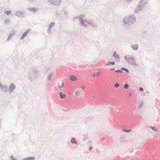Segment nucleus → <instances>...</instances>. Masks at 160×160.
Here are the masks:
<instances>
[{
  "label": "nucleus",
  "mask_w": 160,
  "mask_h": 160,
  "mask_svg": "<svg viewBox=\"0 0 160 160\" xmlns=\"http://www.w3.org/2000/svg\"><path fill=\"white\" fill-rule=\"evenodd\" d=\"M135 21L136 18L134 15L125 17L123 19L122 25L124 27H128L133 24Z\"/></svg>",
  "instance_id": "1"
},
{
  "label": "nucleus",
  "mask_w": 160,
  "mask_h": 160,
  "mask_svg": "<svg viewBox=\"0 0 160 160\" xmlns=\"http://www.w3.org/2000/svg\"><path fill=\"white\" fill-rule=\"evenodd\" d=\"M80 24L82 26L86 28L88 27V24L91 27H94V23L92 21H87L82 19H80Z\"/></svg>",
  "instance_id": "2"
},
{
  "label": "nucleus",
  "mask_w": 160,
  "mask_h": 160,
  "mask_svg": "<svg viewBox=\"0 0 160 160\" xmlns=\"http://www.w3.org/2000/svg\"><path fill=\"white\" fill-rule=\"evenodd\" d=\"M124 58L129 64L136 66L137 65L135 62V59L132 56H129L128 55H126L124 57Z\"/></svg>",
  "instance_id": "3"
},
{
  "label": "nucleus",
  "mask_w": 160,
  "mask_h": 160,
  "mask_svg": "<svg viewBox=\"0 0 160 160\" xmlns=\"http://www.w3.org/2000/svg\"><path fill=\"white\" fill-rule=\"evenodd\" d=\"M30 77L33 79L36 78L38 76L39 74V72L37 69L33 70L31 71Z\"/></svg>",
  "instance_id": "4"
},
{
  "label": "nucleus",
  "mask_w": 160,
  "mask_h": 160,
  "mask_svg": "<svg viewBox=\"0 0 160 160\" xmlns=\"http://www.w3.org/2000/svg\"><path fill=\"white\" fill-rule=\"evenodd\" d=\"M145 0H142L139 2V3L137 7V9L138 10H141L143 7L144 4H145Z\"/></svg>",
  "instance_id": "5"
},
{
  "label": "nucleus",
  "mask_w": 160,
  "mask_h": 160,
  "mask_svg": "<svg viewBox=\"0 0 160 160\" xmlns=\"http://www.w3.org/2000/svg\"><path fill=\"white\" fill-rule=\"evenodd\" d=\"M50 3L53 4L58 5H59L61 2V0H48Z\"/></svg>",
  "instance_id": "6"
},
{
  "label": "nucleus",
  "mask_w": 160,
  "mask_h": 160,
  "mask_svg": "<svg viewBox=\"0 0 160 160\" xmlns=\"http://www.w3.org/2000/svg\"><path fill=\"white\" fill-rule=\"evenodd\" d=\"M112 57L116 58L115 60L116 61L118 62L119 61V59H120L119 56L118 54L116 53V51L114 52Z\"/></svg>",
  "instance_id": "7"
},
{
  "label": "nucleus",
  "mask_w": 160,
  "mask_h": 160,
  "mask_svg": "<svg viewBox=\"0 0 160 160\" xmlns=\"http://www.w3.org/2000/svg\"><path fill=\"white\" fill-rule=\"evenodd\" d=\"M15 32L14 31H12L9 35L8 36V37L7 39V41H9L11 39V38L15 34Z\"/></svg>",
  "instance_id": "8"
},
{
  "label": "nucleus",
  "mask_w": 160,
  "mask_h": 160,
  "mask_svg": "<svg viewBox=\"0 0 160 160\" xmlns=\"http://www.w3.org/2000/svg\"><path fill=\"white\" fill-rule=\"evenodd\" d=\"M58 86L60 88L62 87L64 85L63 81H58Z\"/></svg>",
  "instance_id": "9"
},
{
  "label": "nucleus",
  "mask_w": 160,
  "mask_h": 160,
  "mask_svg": "<svg viewBox=\"0 0 160 160\" xmlns=\"http://www.w3.org/2000/svg\"><path fill=\"white\" fill-rule=\"evenodd\" d=\"M29 32H30V30H28L26 31L25 32L23 33L22 37L20 38V39L21 40L23 39Z\"/></svg>",
  "instance_id": "10"
},
{
  "label": "nucleus",
  "mask_w": 160,
  "mask_h": 160,
  "mask_svg": "<svg viewBox=\"0 0 160 160\" xmlns=\"http://www.w3.org/2000/svg\"><path fill=\"white\" fill-rule=\"evenodd\" d=\"M15 15L16 16H18V17H21L23 16V15L24 14L23 13H22L20 11H18L17 12H16L15 13Z\"/></svg>",
  "instance_id": "11"
},
{
  "label": "nucleus",
  "mask_w": 160,
  "mask_h": 160,
  "mask_svg": "<svg viewBox=\"0 0 160 160\" xmlns=\"http://www.w3.org/2000/svg\"><path fill=\"white\" fill-rule=\"evenodd\" d=\"M55 23L53 22H52L49 25L48 28V32H49L50 31L51 28L54 25Z\"/></svg>",
  "instance_id": "12"
},
{
  "label": "nucleus",
  "mask_w": 160,
  "mask_h": 160,
  "mask_svg": "<svg viewBox=\"0 0 160 160\" xmlns=\"http://www.w3.org/2000/svg\"><path fill=\"white\" fill-rule=\"evenodd\" d=\"M69 79V80H76L80 79L74 75H72L70 77Z\"/></svg>",
  "instance_id": "13"
},
{
  "label": "nucleus",
  "mask_w": 160,
  "mask_h": 160,
  "mask_svg": "<svg viewBox=\"0 0 160 160\" xmlns=\"http://www.w3.org/2000/svg\"><path fill=\"white\" fill-rule=\"evenodd\" d=\"M54 74L53 72H51L50 73L48 77V80H50L51 79H53V78H52V77L53 76Z\"/></svg>",
  "instance_id": "14"
},
{
  "label": "nucleus",
  "mask_w": 160,
  "mask_h": 160,
  "mask_svg": "<svg viewBox=\"0 0 160 160\" xmlns=\"http://www.w3.org/2000/svg\"><path fill=\"white\" fill-rule=\"evenodd\" d=\"M59 95L61 98L62 99H65L66 98V97L65 95L62 93V92L59 93Z\"/></svg>",
  "instance_id": "15"
},
{
  "label": "nucleus",
  "mask_w": 160,
  "mask_h": 160,
  "mask_svg": "<svg viewBox=\"0 0 160 160\" xmlns=\"http://www.w3.org/2000/svg\"><path fill=\"white\" fill-rule=\"evenodd\" d=\"M28 10L31 11L35 12L38 11V9L37 8H28Z\"/></svg>",
  "instance_id": "16"
},
{
  "label": "nucleus",
  "mask_w": 160,
  "mask_h": 160,
  "mask_svg": "<svg viewBox=\"0 0 160 160\" xmlns=\"http://www.w3.org/2000/svg\"><path fill=\"white\" fill-rule=\"evenodd\" d=\"M132 48L134 50H137L138 49V46L137 44L133 45L132 46Z\"/></svg>",
  "instance_id": "17"
},
{
  "label": "nucleus",
  "mask_w": 160,
  "mask_h": 160,
  "mask_svg": "<svg viewBox=\"0 0 160 160\" xmlns=\"http://www.w3.org/2000/svg\"><path fill=\"white\" fill-rule=\"evenodd\" d=\"M15 88V86L14 84H11L9 88V90L12 92Z\"/></svg>",
  "instance_id": "18"
},
{
  "label": "nucleus",
  "mask_w": 160,
  "mask_h": 160,
  "mask_svg": "<svg viewBox=\"0 0 160 160\" xmlns=\"http://www.w3.org/2000/svg\"><path fill=\"white\" fill-rule=\"evenodd\" d=\"M110 64H112V65H114L115 64V62L114 61L113 62H108L107 64H106V66H108Z\"/></svg>",
  "instance_id": "19"
},
{
  "label": "nucleus",
  "mask_w": 160,
  "mask_h": 160,
  "mask_svg": "<svg viewBox=\"0 0 160 160\" xmlns=\"http://www.w3.org/2000/svg\"><path fill=\"white\" fill-rule=\"evenodd\" d=\"M150 128L156 132H158V128L155 127L151 126Z\"/></svg>",
  "instance_id": "20"
},
{
  "label": "nucleus",
  "mask_w": 160,
  "mask_h": 160,
  "mask_svg": "<svg viewBox=\"0 0 160 160\" xmlns=\"http://www.w3.org/2000/svg\"><path fill=\"white\" fill-rule=\"evenodd\" d=\"M100 72H99L97 73H92L91 75L93 76H98L100 74Z\"/></svg>",
  "instance_id": "21"
},
{
  "label": "nucleus",
  "mask_w": 160,
  "mask_h": 160,
  "mask_svg": "<svg viewBox=\"0 0 160 160\" xmlns=\"http://www.w3.org/2000/svg\"><path fill=\"white\" fill-rule=\"evenodd\" d=\"M71 142L72 143H77V142L76 141L75 139L74 138H72L71 140Z\"/></svg>",
  "instance_id": "22"
},
{
  "label": "nucleus",
  "mask_w": 160,
  "mask_h": 160,
  "mask_svg": "<svg viewBox=\"0 0 160 160\" xmlns=\"http://www.w3.org/2000/svg\"><path fill=\"white\" fill-rule=\"evenodd\" d=\"M121 70H124V71H125L126 72H128V73L129 72V71H128V69L124 68H121Z\"/></svg>",
  "instance_id": "23"
},
{
  "label": "nucleus",
  "mask_w": 160,
  "mask_h": 160,
  "mask_svg": "<svg viewBox=\"0 0 160 160\" xmlns=\"http://www.w3.org/2000/svg\"><path fill=\"white\" fill-rule=\"evenodd\" d=\"M34 158L33 157H30L27 159H24L23 160H32L34 159Z\"/></svg>",
  "instance_id": "24"
},
{
  "label": "nucleus",
  "mask_w": 160,
  "mask_h": 160,
  "mask_svg": "<svg viewBox=\"0 0 160 160\" xmlns=\"http://www.w3.org/2000/svg\"><path fill=\"white\" fill-rule=\"evenodd\" d=\"M128 87H129V85L127 84H124V88L125 89H128Z\"/></svg>",
  "instance_id": "25"
},
{
  "label": "nucleus",
  "mask_w": 160,
  "mask_h": 160,
  "mask_svg": "<svg viewBox=\"0 0 160 160\" xmlns=\"http://www.w3.org/2000/svg\"><path fill=\"white\" fill-rule=\"evenodd\" d=\"M122 70H121H121H116L115 71V72H119L120 73H122Z\"/></svg>",
  "instance_id": "26"
},
{
  "label": "nucleus",
  "mask_w": 160,
  "mask_h": 160,
  "mask_svg": "<svg viewBox=\"0 0 160 160\" xmlns=\"http://www.w3.org/2000/svg\"><path fill=\"white\" fill-rule=\"evenodd\" d=\"M4 12H6V14L7 15H8L11 12V11H5Z\"/></svg>",
  "instance_id": "27"
},
{
  "label": "nucleus",
  "mask_w": 160,
  "mask_h": 160,
  "mask_svg": "<svg viewBox=\"0 0 160 160\" xmlns=\"http://www.w3.org/2000/svg\"><path fill=\"white\" fill-rule=\"evenodd\" d=\"M119 84L118 83H116L115 85V87H116V88H118L119 87Z\"/></svg>",
  "instance_id": "28"
},
{
  "label": "nucleus",
  "mask_w": 160,
  "mask_h": 160,
  "mask_svg": "<svg viewBox=\"0 0 160 160\" xmlns=\"http://www.w3.org/2000/svg\"><path fill=\"white\" fill-rule=\"evenodd\" d=\"M80 16H81V18H82L85 17V15L84 14H81Z\"/></svg>",
  "instance_id": "29"
},
{
  "label": "nucleus",
  "mask_w": 160,
  "mask_h": 160,
  "mask_svg": "<svg viewBox=\"0 0 160 160\" xmlns=\"http://www.w3.org/2000/svg\"><path fill=\"white\" fill-rule=\"evenodd\" d=\"M140 91H142V92L143 91V88H142V87H140Z\"/></svg>",
  "instance_id": "30"
},
{
  "label": "nucleus",
  "mask_w": 160,
  "mask_h": 160,
  "mask_svg": "<svg viewBox=\"0 0 160 160\" xmlns=\"http://www.w3.org/2000/svg\"><path fill=\"white\" fill-rule=\"evenodd\" d=\"M131 131V130H126L125 131V132H129Z\"/></svg>",
  "instance_id": "31"
},
{
  "label": "nucleus",
  "mask_w": 160,
  "mask_h": 160,
  "mask_svg": "<svg viewBox=\"0 0 160 160\" xmlns=\"http://www.w3.org/2000/svg\"><path fill=\"white\" fill-rule=\"evenodd\" d=\"M78 19H79V20H80V19H82L81 18V16H80H80H78Z\"/></svg>",
  "instance_id": "32"
},
{
  "label": "nucleus",
  "mask_w": 160,
  "mask_h": 160,
  "mask_svg": "<svg viewBox=\"0 0 160 160\" xmlns=\"http://www.w3.org/2000/svg\"><path fill=\"white\" fill-rule=\"evenodd\" d=\"M74 19H78V17H76L73 18Z\"/></svg>",
  "instance_id": "33"
},
{
  "label": "nucleus",
  "mask_w": 160,
  "mask_h": 160,
  "mask_svg": "<svg viewBox=\"0 0 160 160\" xmlns=\"http://www.w3.org/2000/svg\"><path fill=\"white\" fill-rule=\"evenodd\" d=\"M6 21L7 22H10V20H9V19H7V20H6Z\"/></svg>",
  "instance_id": "34"
},
{
  "label": "nucleus",
  "mask_w": 160,
  "mask_h": 160,
  "mask_svg": "<svg viewBox=\"0 0 160 160\" xmlns=\"http://www.w3.org/2000/svg\"><path fill=\"white\" fill-rule=\"evenodd\" d=\"M127 2H129L131 1H132V0H125Z\"/></svg>",
  "instance_id": "35"
},
{
  "label": "nucleus",
  "mask_w": 160,
  "mask_h": 160,
  "mask_svg": "<svg viewBox=\"0 0 160 160\" xmlns=\"http://www.w3.org/2000/svg\"><path fill=\"white\" fill-rule=\"evenodd\" d=\"M115 70L114 68H112V69H110V70H111V71H113Z\"/></svg>",
  "instance_id": "36"
},
{
  "label": "nucleus",
  "mask_w": 160,
  "mask_h": 160,
  "mask_svg": "<svg viewBox=\"0 0 160 160\" xmlns=\"http://www.w3.org/2000/svg\"><path fill=\"white\" fill-rule=\"evenodd\" d=\"M137 12V10H135L134 11L135 13L136 12Z\"/></svg>",
  "instance_id": "37"
},
{
  "label": "nucleus",
  "mask_w": 160,
  "mask_h": 160,
  "mask_svg": "<svg viewBox=\"0 0 160 160\" xmlns=\"http://www.w3.org/2000/svg\"><path fill=\"white\" fill-rule=\"evenodd\" d=\"M55 1H57V0H55Z\"/></svg>",
  "instance_id": "38"
}]
</instances>
